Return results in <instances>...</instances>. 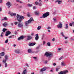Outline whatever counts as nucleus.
<instances>
[{
	"label": "nucleus",
	"mask_w": 74,
	"mask_h": 74,
	"mask_svg": "<svg viewBox=\"0 0 74 74\" xmlns=\"http://www.w3.org/2000/svg\"><path fill=\"white\" fill-rule=\"evenodd\" d=\"M45 55L46 56V57H48L49 56L48 59L49 60L51 59V58H52L51 57L53 56V54H52V53H49L47 52H46Z\"/></svg>",
	"instance_id": "obj_1"
},
{
	"label": "nucleus",
	"mask_w": 74,
	"mask_h": 74,
	"mask_svg": "<svg viewBox=\"0 0 74 74\" xmlns=\"http://www.w3.org/2000/svg\"><path fill=\"white\" fill-rule=\"evenodd\" d=\"M16 18L18 21L19 22H21L22 21V19H24V16H21L19 14H17Z\"/></svg>",
	"instance_id": "obj_2"
},
{
	"label": "nucleus",
	"mask_w": 74,
	"mask_h": 74,
	"mask_svg": "<svg viewBox=\"0 0 74 74\" xmlns=\"http://www.w3.org/2000/svg\"><path fill=\"white\" fill-rule=\"evenodd\" d=\"M32 21H34V20L33 18H31L29 20L25 22V26H27L28 25H29V23H31Z\"/></svg>",
	"instance_id": "obj_3"
},
{
	"label": "nucleus",
	"mask_w": 74,
	"mask_h": 74,
	"mask_svg": "<svg viewBox=\"0 0 74 74\" xmlns=\"http://www.w3.org/2000/svg\"><path fill=\"white\" fill-rule=\"evenodd\" d=\"M49 15V12H47L44 14L42 16L40 17V18H45L47 17V16H48Z\"/></svg>",
	"instance_id": "obj_4"
},
{
	"label": "nucleus",
	"mask_w": 74,
	"mask_h": 74,
	"mask_svg": "<svg viewBox=\"0 0 74 74\" xmlns=\"http://www.w3.org/2000/svg\"><path fill=\"white\" fill-rule=\"evenodd\" d=\"M47 69V68L46 67H43L40 69V74H42L44 73V71H46Z\"/></svg>",
	"instance_id": "obj_5"
},
{
	"label": "nucleus",
	"mask_w": 74,
	"mask_h": 74,
	"mask_svg": "<svg viewBox=\"0 0 74 74\" xmlns=\"http://www.w3.org/2000/svg\"><path fill=\"white\" fill-rule=\"evenodd\" d=\"M57 27L58 28H62L63 27V23H62L61 22H59L58 24L57 25Z\"/></svg>",
	"instance_id": "obj_6"
},
{
	"label": "nucleus",
	"mask_w": 74,
	"mask_h": 74,
	"mask_svg": "<svg viewBox=\"0 0 74 74\" xmlns=\"http://www.w3.org/2000/svg\"><path fill=\"white\" fill-rule=\"evenodd\" d=\"M8 56L7 55H5V60H3V63H6V61L8 60Z\"/></svg>",
	"instance_id": "obj_7"
},
{
	"label": "nucleus",
	"mask_w": 74,
	"mask_h": 74,
	"mask_svg": "<svg viewBox=\"0 0 74 74\" xmlns=\"http://www.w3.org/2000/svg\"><path fill=\"white\" fill-rule=\"evenodd\" d=\"M6 5L7 6H8V8H10V7L11 6V2H10L9 1L6 3Z\"/></svg>",
	"instance_id": "obj_8"
},
{
	"label": "nucleus",
	"mask_w": 74,
	"mask_h": 74,
	"mask_svg": "<svg viewBox=\"0 0 74 74\" xmlns=\"http://www.w3.org/2000/svg\"><path fill=\"white\" fill-rule=\"evenodd\" d=\"M56 1L55 2L56 3H58V4H61L63 2L62 0H56Z\"/></svg>",
	"instance_id": "obj_9"
},
{
	"label": "nucleus",
	"mask_w": 74,
	"mask_h": 74,
	"mask_svg": "<svg viewBox=\"0 0 74 74\" xmlns=\"http://www.w3.org/2000/svg\"><path fill=\"white\" fill-rule=\"evenodd\" d=\"M23 26V24L21 23H19L18 25V27H22Z\"/></svg>",
	"instance_id": "obj_10"
},
{
	"label": "nucleus",
	"mask_w": 74,
	"mask_h": 74,
	"mask_svg": "<svg viewBox=\"0 0 74 74\" xmlns=\"http://www.w3.org/2000/svg\"><path fill=\"white\" fill-rule=\"evenodd\" d=\"M11 33V32L10 31H8L6 33L5 36L6 37H8V35H10Z\"/></svg>",
	"instance_id": "obj_11"
},
{
	"label": "nucleus",
	"mask_w": 74,
	"mask_h": 74,
	"mask_svg": "<svg viewBox=\"0 0 74 74\" xmlns=\"http://www.w3.org/2000/svg\"><path fill=\"white\" fill-rule=\"evenodd\" d=\"M34 45H36L35 42L30 43H29V46H30V47H32Z\"/></svg>",
	"instance_id": "obj_12"
},
{
	"label": "nucleus",
	"mask_w": 74,
	"mask_h": 74,
	"mask_svg": "<svg viewBox=\"0 0 74 74\" xmlns=\"http://www.w3.org/2000/svg\"><path fill=\"white\" fill-rule=\"evenodd\" d=\"M36 36L35 37V40L36 41H37L38 39H39V36H38V34H36Z\"/></svg>",
	"instance_id": "obj_13"
},
{
	"label": "nucleus",
	"mask_w": 74,
	"mask_h": 74,
	"mask_svg": "<svg viewBox=\"0 0 74 74\" xmlns=\"http://www.w3.org/2000/svg\"><path fill=\"white\" fill-rule=\"evenodd\" d=\"M23 38H24V37L23 36H20V37L18 38V40L19 41L21 40H23Z\"/></svg>",
	"instance_id": "obj_14"
},
{
	"label": "nucleus",
	"mask_w": 74,
	"mask_h": 74,
	"mask_svg": "<svg viewBox=\"0 0 74 74\" xmlns=\"http://www.w3.org/2000/svg\"><path fill=\"white\" fill-rule=\"evenodd\" d=\"M28 53H34V51H32V49H28Z\"/></svg>",
	"instance_id": "obj_15"
},
{
	"label": "nucleus",
	"mask_w": 74,
	"mask_h": 74,
	"mask_svg": "<svg viewBox=\"0 0 74 74\" xmlns=\"http://www.w3.org/2000/svg\"><path fill=\"white\" fill-rule=\"evenodd\" d=\"M32 37L30 36H27V40H31V39H32Z\"/></svg>",
	"instance_id": "obj_16"
},
{
	"label": "nucleus",
	"mask_w": 74,
	"mask_h": 74,
	"mask_svg": "<svg viewBox=\"0 0 74 74\" xmlns=\"http://www.w3.org/2000/svg\"><path fill=\"white\" fill-rule=\"evenodd\" d=\"M8 25V24L6 22H5L3 24V26L4 27H6Z\"/></svg>",
	"instance_id": "obj_17"
},
{
	"label": "nucleus",
	"mask_w": 74,
	"mask_h": 74,
	"mask_svg": "<svg viewBox=\"0 0 74 74\" xmlns=\"http://www.w3.org/2000/svg\"><path fill=\"white\" fill-rule=\"evenodd\" d=\"M69 25L70 26H73V27H74V22L73 21L72 23H70L69 24Z\"/></svg>",
	"instance_id": "obj_18"
},
{
	"label": "nucleus",
	"mask_w": 74,
	"mask_h": 74,
	"mask_svg": "<svg viewBox=\"0 0 74 74\" xmlns=\"http://www.w3.org/2000/svg\"><path fill=\"white\" fill-rule=\"evenodd\" d=\"M34 13L36 15H39V14H40L39 12L37 11H35Z\"/></svg>",
	"instance_id": "obj_19"
},
{
	"label": "nucleus",
	"mask_w": 74,
	"mask_h": 74,
	"mask_svg": "<svg viewBox=\"0 0 74 74\" xmlns=\"http://www.w3.org/2000/svg\"><path fill=\"white\" fill-rule=\"evenodd\" d=\"M10 15L11 16H16V14L14 13H12L10 14Z\"/></svg>",
	"instance_id": "obj_20"
},
{
	"label": "nucleus",
	"mask_w": 74,
	"mask_h": 74,
	"mask_svg": "<svg viewBox=\"0 0 74 74\" xmlns=\"http://www.w3.org/2000/svg\"><path fill=\"white\" fill-rule=\"evenodd\" d=\"M15 53L19 54L20 53V50H16L15 51Z\"/></svg>",
	"instance_id": "obj_21"
},
{
	"label": "nucleus",
	"mask_w": 74,
	"mask_h": 74,
	"mask_svg": "<svg viewBox=\"0 0 74 74\" xmlns=\"http://www.w3.org/2000/svg\"><path fill=\"white\" fill-rule=\"evenodd\" d=\"M69 28V26H68V24H66L65 25V29H67Z\"/></svg>",
	"instance_id": "obj_22"
},
{
	"label": "nucleus",
	"mask_w": 74,
	"mask_h": 74,
	"mask_svg": "<svg viewBox=\"0 0 74 74\" xmlns=\"http://www.w3.org/2000/svg\"><path fill=\"white\" fill-rule=\"evenodd\" d=\"M27 6H28V7H32V6H33V5L30 4L29 3V4H27Z\"/></svg>",
	"instance_id": "obj_23"
},
{
	"label": "nucleus",
	"mask_w": 74,
	"mask_h": 74,
	"mask_svg": "<svg viewBox=\"0 0 74 74\" xmlns=\"http://www.w3.org/2000/svg\"><path fill=\"white\" fill-rule=\"evenodd\" d=\"M63 72L64 74H66V73H68V71L67 70H66Z\"/></svg>",
	"instance_id": "obj_24"
},
{
	"label": "nucleus",
	"mask_w": 74,
	"mask_h": 74,
	"mask_svg": "<svg viewBox=\"0 0 74 74\" xmlns=\"http://www.w3.org/2000/svg\"><path fill=\"white\" fill-rule=\"evenodd\" d=\"M16 2H18V3H22L23 2L22 1H21L20 0H16Z\"/></svg>",
	"instance_id": "obj_25"
},
{
	"label": "nucleus",
	"mask_w": 74,
	"mask_h": 74,
	"mask_svg": "<svg viewBox=\"0 0 74 74\" xmlns=\"http://www.w3.org/2000/svg\"><path fill=\"white\" fill-rule=\"evenodd\" d=\"M0 55L1 56H4V53L3 52L1 53L0 54Z\"/></svg>",
	"instance_id": "obj_26"
},
{
	"label": "nucleus",
	"mask_w": 74,
	"mask_h": 74,
	"mask_svg": "<svg viewBox=\"0 0 74 74\" xmlns=\"http://www.w3.org/2000/svg\"><path fill=\"white\" fill-rule=\"evenodd\" d=\"M64 62H62L61 63V65L62 66H65V64H64Z\"/></svg>",
	"instance_id": "obj_27"
},
{
	"label": "nucleus",
	"mask_w": 74,
	"mask_h": 74,
	"mask_svg": "<svg viewBox=\"0 0 74 74\" xmlns=\"http://www.w3.org/2000/svg\"><path fill=\"white\" fill-rule=\"evenodd\" d=\"M53 20L54 22H56V18H53Z\"/></svg>",
	"instance_id": "obj_28"
},
{
	"label": "nucleus",
	"mask_w": 74,
	"mask_h": 74,
	"mask_svg": "<svg viewBox=\"0 0 74 74\" xmlns=\"http://www.w3.org/2000/svg\"><path fill=\"white\" fill-rule=\"evenodd\" d=\"M7 19V17H5L4 18H3L1 20L4 21V20H5V21H6Z\"/></svg>",
	"instance_id": "obj_29"
},
{
	"label": "nucleus",
	"mask_w": 74,
	"mask_h": 74,
	"mask_svg": "<svg viewBox=\"0 0 74 74\" xmlns=\"http://www.w3.org/2000/svg\"><path fill=\"white\" fill-rule=\"evenodd\" d=\"M6 30H7V29L5 28H3L2 31L3 32H5Z\"/></svg>",
	"instance_id": "obj_30"
},
{
	"label": "nucleus",
	"mask_w": 74,
	"mask_h": 74,
	"mask_svg": "<svg viewBox=\"0 0 74 74\" xmlns=\"http://www.w3.org/2000/svg\"><path fill=\"white\" fill-rule=\"evenodd\" d=\"M47 45H48V47L50 46L51 45V43H50V42H48L47 43Z\"/></svg>",
	"instance_id": "obj_31"
},
{
	"label": "nucleus",
	"mask_w": 74,
	"mask_h": 74,
	"mask_svg": "<svg viewBox=\"0 0 74 74\" xmlns=\"http://www.w3.org/2000/svg\"><path fill=\"white\" fill-rule=\"evenodd\" d=\"M40 29H41V26H38L37 28V29L38 30H40Z\"/></svg>",
	"instance_id": "obj_32"
},
{
	"label": "nucleus",
	"mask_w": 74,
	"mask_h": 74,
	"mask_svg": "<svg viewBox=\"0 0 74 74\" xmlns=\"http://www.w3.org/2000/svg\"><path fill=\"white\" fill-rule=\"evenodd\" d=\"M33 58L34 59H35V60H36V61H37V57H34Z\"/></svg>",
	"instance_id": "obj_33"
},
{
	"label": "nucleus",
	"mask_w": 74,
	"mask_h": 74,
	"mask_svg": "<svg viewBox=\"0 0 74 74\" xmlns=\"http://www.w3.org/2000/svg\"><path fill=\"white\" fill-rule=\"evenodd\" d=\"M61 35H62V36L63 37H64V34H63V33L62 32L60 33Z\"/></svg>",
	"instance_id": "obj_34"
},
{
	"label": "nucleus",
	"mask_w": 74,
	"mask_h": 74,
	"mask_svg": "<svg viewBox=\"0 0 74 74\" xmlns=\"http://www.w3.org/2000/svg\"><path fill=\"white\" fill-rule=\"evenodd\" d=\"M54 70V69H53V68H51L50 70L51 72H53Z\"/></svg>",
	"instance_id": "obj_35"
},
{
	"label": "nucleus",
	"mask_w": 74,
	"mask_h": 74,
	"mask_svg": "<svg viewBox=\"0 0 74 74\" xmlns=\"http://www.w3.org/2000/svg\"><path fill=\"white\" fill-rule=\"evenodd\" d=\"M39 6H42V3H38V5Z\"/></svg>",
	"instance_id": "obj_36"
},
{
	"label": "nucleus",
	"mask_w": 74,
	"mask_h": 74,
	"mask_svg": "<svg viewBox=\"0 0 74 74\" xmlns=\"http://www.w3.org/2000/svg\"><path fill=\"white\" fill-rule=\"evenodd\" d=\"M58 74H64L63 71H60L59 73Z\"/></svg>",
	"instance_id": "obj_37"
},
{
	"label": "nucleus",
	"mask_w": 74,
	"mask_h": 74,
	"mask_svg": "<svg viewBox=\"0 0 74 74\" xmlns=\"http://www.w3.org/2000/svg\"><path fill=\"white\" fill-rule=\"evenodd\" d=\"M8 42V39H7L5 41V43H7V42Z\"/></svg>",
	"instance_id": "obj_38"
},
{
	"label": "nucleus",
	"mask_w": 74,
	"mask_h": 74,
	"mask_svg": "<svg viewBox=\"0 0 74 74\" xmlns=\"http://www.w3.org/2000/svg\"><path fill=\"white\" fill-rule=\"evenodd\" d=\"M5 67H7V63H5Z\"/></svg>",
	"instance_id": "obj_39"
},
{
	"label": "nucleus",
	"mask_w": 74,
	"mask_h": 74,
	"mask_svg": "<svg viewBox=\"0 0 74 74\" xmlns=\"http://www.w3.org/2000/svg\"><path fill=\"white\" fill-rule=\"evenodd\" d=\"M37 8V7L36 6H34L33 7V10H36Z\"/></svg>",
	"instance_id": "obj_40"
},
{
	"label": "nucleus",
	"mask_w": 74,
	"mask_h": 74,
	"mask_svg": "<svg viewBox=\"0 0 74 74\" xmlns=\"http://www.w3.org/2000/svg\"><path fill=\"white\" fill-rule=\"evenodd\" d=\"M63 58V57H61L59 59V60H60Z\"/></svg>",
	"instance_id": "obj_41"
},
{
	"label": "nucleus",
	"mask_w": 74,
	"mask_h": 74,
	"mask_svg": "<svg viewBox=\"0 0 74 74\" xmlns=\"http://www.w3.org/2000/svg\"><path fill=\"white\" fill-rule=\"evenodd\" d=\"M27 15L28 16H29V17L30 16V13H29V12H28Z\"/></svg>",
	"instance_id": "obj_42"
},
{
	"label": "nucleus",
	"mask_w": 74,
	"mask_h": 74,
	"mask_svg": "<svg viewBox=\"0 0 74 74\" xmlns=\"http://www.w3.org/2000/svg\"><path fill=\"white\" fill-rule=\"evenodd\" d=\"M40 48V46H38L36 48V49H38Z\"/></svg>",
	"instance_id": "obj_43"
},
{
	"label": "nucleus",
	"mask_w": 74,
	"mask_h": 74,
	"mask_svg": "<svg viewBox=\"0 0 74 74\" xmlns=\"http://www.w3.org/2000/svg\"><path fill=\"white\" fill-rule=\"evenodd\" d=\"M35 4L36 5H38V2L36 1L35 2Z\"/></svg>",
	"instance_id": "obj_44"
},
{
	"label": "nucleus",
	"mask_w": 74,
	"mask_h": 74,
	"mask_svg": "<svg viewBox=\"0 0 74 74\" xmlns=\"http://www.w3.org/2000/svg\"><path fill=\"white\" fill-rule=\"evenodd\" d=\"M70 1L72 3H74V0H70Z\"/></svg>",
	"instance_id": "obj_45"
},
{
	"label": "nucleus",
	"mask_w": 74,
	"mask_h": 74,
	"mask_svg": "<svg viewBox=\"0 0 74 74\" xmlns=\"http://www.w3.org/2000/svg\"><path fill=\"white\" fill-rule=\"evenodd\" d=\"M4 34V33L2 32L1 35V37H3V34Z\"/></svg>",
	"instance_id": "obj_46"
},
{
	"label": "nucleus",
	"mask_w": 74,
	"mask_h": 74,
	"mask_svg": "<svg viewBox=\"0 0 74 74\" xmlns=\"http://www.w3.org/2000/svg\"><path fill=\"white\" fill-rule=\"evenodd\" d=\"M53 14V15H55V14H56V11H54Z\"/></svg>",
	"instance_id": "obj_47"
},
{
	"label": "nucleus",
	"mask_w": 74,
	"mask_h": 74,
	"mask_svg": "<svg viewBox=\"0 0 74 74\" xmlns=\"http://www.w3.org/2000/svg\"><path fill=\"white\" fill-rule=\"evenodd\" d=\"M51 29V28L50 27H48L47 28V29L48 30H49V29Z\"/></svg>",
	"instance_id": "obj_48"
},
{
	"label": "nucleus",
	"mask_w": 74,
	"mask_h": 74,
	"mask_svg": "<svg viewBox=\"0 0 74 74\" xmlns=\"http://www.w3.org/2000/svg\"><path fill=\"white\" fill-rule=\"evenodd\" d=\"M59 68H56V71H58V70H59Z\"/></svg>",
	"instance_id": "obj_49"
},
{
	"label": "nucleus",
	"mask_w": 74,
	"mask_h": 74,
	"mask_svg": "<svg viewBox=\"0 0 74 74\" xmlns=\"http://www.w3.org/2000/svg\"><path fill=\"white\" fill-rule=\"evenodd\" d=\"M26 66L27 67H29V65L27 64H26Z\"/></svg>",
	"instance_id": "obj_50"
},
{
	"label": "nucleus",
	"mask_w": 74,
	"mask_h": 74,
	"mask_svg": "<svg viewBox=\"0 0 74 74\" xmlns=\"http://www.w3.org/2000/svg\"><path fill=\"white\" fill-rule=\"evenodd\" d=\"M14 23V25H17V23H18V22H15Z\"/></svg>",
	"instance_id": "obj_51"
},
{
	"label": "nucleus",
	"mask_w": 74,
	"mask_h": 74,
	"mask_svg": "<svg viewBox=\"0 0 74 74\" xmlns=\"http://www.w3.org/2000/svg\"><path fill=\"white\" fill-rule=\"evenodd\" d=\"M43 44L44 45L45 44V41H44L43 42Z\"/></svg>",
	"instance_id": "obj_52"
},
{
	"label": "nucleus",
	"mask_w": 74,
	"mask_h": 74,
	"mask_svg": "<svg viewBox=\"0 0 74 74\" xmlns=\"http://www.w3.org/2000/svg\"><path fill=\"white\" fill-rule=\"evenodd\" d=\"M39 52V51H35V53H38V52Z\"/></svg>",
	"instance_id": "obj_53"
},
{
	"label": "nucleus",
	"mask_w": 74,
	"mask_h": 74,
	"mask_svg": "<svg viewBox=\"0 0 74 74\" xmlns=\"http://www.w3.org/2000/svg\"><path fill=\"white\" fill-rule=\"evenodd\" d=\"M39 1L40 3H41L42 2V1H41V0H39Z\"/></svg>",
	"instance_id": "obj_54"
},
{
	"label": "nucleus",
	"mask_w": 74,
	"mask_h": 74,
	"mask_svg": "<svg viewBox=\"0 0 74 74\" xmlns=\"http://www.w3.org/2000/svg\"><path fill=\"white\" fill-rule=\"evenodd\" d=\"M65 42L66 44L67 43V42H68L67 41H65Z\"/></svg>",
	"instance_id": "obj_55"
},
{
	"label": "nucleus",
	"mask_w": 74,
	"mask_h": 74,
	"mask_svg": "<svg viewBox=\"0 0 74 74\" xmlns=\"http://www.w3.org/2000/svg\"><path fill=\"white\" fill-rule=\"evenodd\" d=\"M3 1L2 0H0V3H1Z\"/></svg>",
	"instance_id": "obj_56"
},
{
	"label": "nucleus",
	"mask_w": 74,
	"mask_h": 74,
	"mask_svg": "<svg viewBox=\"0 0 74 74\" xmlns=\"http://www.w3.org/2000/svg\"><path fill=\"white\" fill-rule=\"evenodd\" d=\"M34 33H32V34H31V35L32 36H34Z\"/></svg>",
	"instance_id": "obj_57"
},
{
	"label": "nucleus",
	"mask_w": 74,
	"mask_h": 74,
	"mask_svg": "<svg viewBox=\"0 0 74 74\" xmlns=\"http://www.w3.org/2000/svg\"><path fill=\"white\" fill-rule=\"evenodd\" d=\"M13 47H16V45H13Z\"/></svg>",
	"instance_id": "obj_58"
},
{
	"label": "nucleus",
	"mask_w": 74,
	"mask_h": 74,
	"mask_svg": "<svg viewBox=\"0 0 74 74\" xmlns=\"http://www.w3.org/2000/svg\"><path fill=\"white\" fill-rule=\"evenodd\" d=\"M53 41H55V38H53L52 39Z\"/></svg>",
	"instance_id": "obj_59"
},
{
	"label": "nucleus",
	"mask_w": 74,
	"mask_h": 74,
	"mask_svg": "<svg viewBox=\"0 0 74 74\" xmlns=\"http://www.w3.org/2000/svg\"><path fill=\"white\" fill-rule=\"evenodd\" d=\"M58 51H60V50H61V48H58Z\"/></svg>",
	"instance_id": "obj_60"
},
{
	"label": "nucleus",
	"mask_w": 74,
	"mask_h": 74,
	"mask_svg": "<svg viewBox=\"0 0 74 74\" xmlns=\"http://www.w3.org/2000/svg\"><path fill=\"white\" fill-rule=\"evenodd\" d=\"M53 66H56V63H54L53 64Z\"/></svg>",
	"instance_id": "obj_61"
},
{
	"label": "nucleus",
	"mask_w": 74,
	"mask_h": 74,
	"mask_svg": "<svg viewBox=\"0 0 74 74\" xmlns=\"http://www.w3.org/2000/svg\"><path fill=\"white\" fill-rule=\"evenodd\" d=\"M68 37H66L65 36H64V38L65 39H67V38Z\"/></svg>",
	"instance_id": "obj_62"
},
{
	"label": "nucleus",
	"mask_w": 74,
	"mask_h": 74,
	"mask_svg": "<svg viewBox=\"0 0 74 74\" xmlns=\"http://www.w3.org/2000/svg\"><path fill=\"white\" fill-rule=\"evenodd\" d=\"M15 34H17V32L16 31V32H15Z\"/></svg>",
	"instance_id": "obj_63"
},
{
	"label": "nucleus",
	"mask_w": 74,
	"mask_h": 74,
	"mask_svg": "<svg viewBox=\"0 0 74 74\" xmlns=\"http://www.w3.org/2000/svg\"><path fill=\"white\" fill-rule=\"evenodd\" d=\"M31 74H34V72L32 73Z\"/></svg>",
	"instance_id": "obj_64"
}]
</instances>
